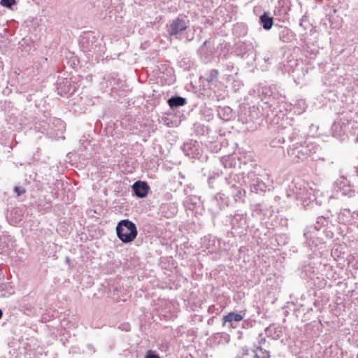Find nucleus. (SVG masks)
<instances>
[{"mask_svg": "<svg viewBox=\"0 0 358 358\" xmlns=\"http://www.w3.org/2000/svg\"><path fill=\"white\" fill-rule=\"evenodd\" d=\"M214 308V306H212L209 307L208 311H209V312H211V310H212V308Z\"/></svg>", "mask_w": 358, "mask_h": 358, "instance_id": "obj_44", "label": "nucleus"}, {"mask_svg": "<svg viewBox=\"0 0 358 358\" xmlns=\"http://www.w3.org/2000/svg\"><path fill=\"white\" fill-rule=\"evenodd\" d=\"M356 173H357V177H358V166H357V169H356Z\"/></svg>", "mask_w": 358, "mask_h": 358, "instance_id": "obj_47", "label": "nucleus"}, {"mask_svg": "<svg viewBox=\"0 0 358 358\" xmlns=\"http://www.w3.org/2000/svg\"><path fill=\"white\" fill-rule=\"evenodd\" d=\"M284 97H281V102L283 103L284 102Z\"/></svg>", "mask_w": 358, "mask_h": 358, "instance_id": "obj_49", "label": "nucleus"}, {"mask_svg": "<svg viewBox=\"0 0 358 358\" xmlns=\"http://www.w3.org/2000/svg\"><path fill=\"white\" fill-rule=\"evenodd\" d=\"M269 96H271L273 99H275V94H270Z\"/></svg>", "mask_w": 358, "mask_h": 358, "instance_id": "obj_43", "label": "nucleus"}, {"mask_svg": "<svg viewBox=\"0 0 358 358\" xmlns=\"http://www.w3.org/2000/svg\"><path fill=\"white\" fill-rule=\"evenodd\" d=\"M89 348H92L93 352H94V348H92V345H89Z\"/></svg>", "mask_w": 358, "mask_h": 358, "instance_id": "obj_48", "label": "nucleus"}, {"mask_svg": "<svg viewBox=\"0 0 358 358\" xmlns=\"http://www.w3.org/2000/svg\"><path fill=\"white\" fill-rule=\"evenodd\" d=\"M24 311H25V313L28 315L33 314L34 312V310L31 308H25Z\"/></svg>", "mask_w": 358, "mask_h": 358, "instance_id": "obj_37", "label": "nucleus"}, {"mask_svg": "<svg viewBox=\"0 0 358 358\" xmlns=\"http://www.w3.org/2000/svg\"><path fill=\"white\" fill-rule=\"evenodd\" d=\"M166 27L169 36L178 38V35L188 28L189 20H186L185 17H178L171 20Z\"/></svg>", "mask_w": 358, "mask_h": 358, "instance_id": "obj_10", "label": "nucleus"}, {"mask_svg": "<svg viewBox=\"0 0 358 358\" xmlns=\"http://www.w3.org/2000/svg\"><path fill=\"white\" fill-rule=\"evenodd\" d=\"M59 94L61 96H64L68 94H73L75 91L74 89H71L70 82L67 80L60 83L58 87Z\"/></svg>", "mask_w": 358, "mask_h": 358, "instance_id": "obj_27", "label": "nucleus"}, {"mask_svg": "<svg viewBox=\"0 0 358 358\" xmlns=\"http://www.w3.org/2000/svg\"><path fill=\"white\" fill-rule=\"evenodd\" d=\"M233 236L241 237L245 235L248 228V216L246 213H236L228 217Z\"/></svg>", "mask_w": 358, "mask_h": 358, "instance_id": "obj_3", "label": "nucleus"}, {"mask_svg": "<svg viewBox=\"0 0 358 358\" xmlns=\"http://www.w3.org/2000/svg\"><path fill=\"white\" fill-rule=\"evenodd\" d=\"M265 335L273 340H277L282 335V328L278 325L271 324L266 328Z\"/></svg>", "mask_w": 358, "mask_h": 358, "instance_id": "obj_19", "label": "nucleus"}, {"mask_svg": "<svg viewBox=\"0 0 358 358\" xmlns=\"http://www.w3.org/2000/svg\"><path fill=\"white\" fill-rule=\"evenodd\" d=\"M132 189L138 197L144 198L147 196L150 187L146 182L138 180L134 183Z\"/></svg>", "mask_w": 358, "mask_h": 358, "instance_id": "obj_18", "label": "nucleus"}, {"mask_svg": "<svg viewBox=\"0 0 358 358\" xmlns=\"http://www.w3.org/2000/svg\"><path fill=\"white\" fill-rule=\"evenodd\" d=\"M319 147L313 141H308L300 143L295 142L289 145L287 155L289 159L295 164L304 163L310 161H324V158L317 155Z\"/></svg>", "mask_w": 358, "mask_h": 358, "instance_id": "obj_1", "label": "nucleus"}, {"mask_svg": "<svg viewBox=\"0 0 358 358\" xmlns=\"http://www.w3.org/2000/svg\"><path fill=\"white\" fill-rule=\"evenodd\" d=\"M338 220L345 225L356 224L357 226L358 211L352 212L348 208L343 209L338 215Z\"/></svg>", "mask_w": 358, "mask_h": 358, "instance_id": "obj_12", "label": "nucleus"}, {"mask_svg": "<svg viewBox=\"0 0 358 358\" xmlns=\"http://www.w3.org/2000/svg\"><path fill=\"white\" fill-rule=\"evenodd\" d=\"M282 136L279 137L278 142L285 143V138L287 137L290 143H294L295 142H299L300 143H304V141H310L306 135L298 128H294L292 127H285L281 131Z\"/></svg>", "mask_w": 358, "mask_h": 358, "instance_id": "obj_9", "label": "nucleus"}, {"mask_svg": "<svg viewBox=\"0 0 358 358\" xmlns=\"http://www.w3.org/2000/svg\"><path fill=\"white\" fill-rule=\"evenodd\" d=\"M0 3L4 7L10 8L15 3V0H1Z\"/></svg>", "mask_w": 358, "mask_h": 358, "instance_id": "obj_34", "label": "nucleus"}, {"mask_svg": "<svg viewBox=\"0 0 358 358\" xmlns=\"http://www.w3.org/2000/svg\"><path fill=\"white\" fill-rule=\"evenodd\" d=\"M299 25L304 29L306 30L308 28L309 26V22L308 16L304 15L302 16V17L300 20Z\"/></svg>", "mask_w": 358, "mask_h": 358, "instance_id": "obj_33", "label": "nucleus"}, {"mask_svg": "<svg viewBox=\"0 0 358 358\" xmlns=\"http://www.w3.org/2000/svg\"><path fill=\"white\" fill-rule=\"evenodd\" d=\"M219 75V72L216 69H210L207 71L200 77V80H203V82L206 81L208 83H215L217 80V77Z\"/></svg>", "mask_w": 358, "mask_h": 358, "instance_id": "obj_23", "label": "nucleus"}, {"mask_svg": "<svg viewBox=\"0 0 358 358\" xmlns=\"http://www.w3.org/2000/svg\"><path fill=\"white\" fill-rule=\"evenodd\" d=\"M185 155L193 158L197 157L199 153V146L196 141H190L183 144L182 148Z\"/></svg>", "mask_w": 358, "mask_h": 358, "instance_id": "obj_17", "label": "nucleus"}, {"mask_svg": "<svg viewBox=\"0 0 358 358\" xmlns=\"http://www.w3.org/2000/svg\"><path fill=\"white\" fill-rule=\"evenodd\" d=\"M15 293L14 287L10 282H0V296L8 297Z\"/></svg>", "mask_w": 358, "mask_h": 358, "instance_id": "obj_24", "label": "nucleus"}, {"mask_svg": "<svg viewBox=\"0 0 358 358\" xmlns=\"http://www.w3.org/2000/svg\"><path fill=\"white\" fill-rule=\"evenodd\" d=\"M242 187L243 186L238 185V187L234 188V191L229 190V194L231 195L236 202H245L246 192L242 188Z\"/></svg>", "mask_w": 358, "mask_h": 358, "instance_id": "obj_22", "label": "nucleus"}, {"mask_svg": "<svg viewBox=\"0 0 358 358\" xmlns=\"http://www.w3.org/2000/svg\"><path fill=\"white\" fill-rule=\"evenodd\" d=\"M116 232L120 240L125 243L133 241L138 234L135 224L129 220H121L117 224Z\"/></svg>", "mask_w": 358, "mask_h": 358, "instance_id": "obj_4", "label": "nucleus"}, {"mask_svg": "<svg viewBox=\"0 0 358 358\" xmlns=\"http://www.w3.org/2000/svg\"><path fill=\"white\" fill-rule=\"evenodd\" d=\"M334 188L340 191L344 196L352 197L355 192L351 188L349 180L345 176L339 177L334 182Z\"/></svg>", "mask_w": 358, "mask_h": 358, "instance_id": "obj_13", "label": "nucleus"}, {"mask_svg": "<svg viewBox=\"0 0 358 358\" xmlns=\"http://www.w3.org/2000/svg\"><path fill=\"white\" fill-rule=\"evenodd\" d=\"M215 149H216V151L217 150H220V145H216L215 147Z\"/></svg>", "mask_w": 358, "mask_h": 358, "instance_id": "obj_42", "label": "nucleus"}, {"mask_svg": "<svg viewBox=\"0 0 358 358\" xmlns=\"http://www.w3.org/2000/svg\"><path fill=\"white\" fill-rule=\"evenodd\" d=\"M245 173L241 174L231 173L224 178H220L219 175L215 176H210L208 178V184L211 188H214L213 182L215 180H217L222 183V185H225L229 187V190L234 191V188L240 186H244V180L245 178Z\"/></svg>", "mask_w": 358, "mask_h": 358, "instance_id": "obj_5", "label": "nucleus"}, {"mask_svg": "<svg viewBox=\"0 0 358 358\" xmlns=\"http://www.w3.org/2000/svg\"><path fill=\"white\" fill-rule=\"evenodd\" d=\"M306 108V101L303 99H299L295 102L294 105L292 106V108H290V110H293L294 113L301 115L303 112H305Z\"/></svg>", "mask_w": 358, "mask_h": 358, "instance_id": "obj_29", "label": "nucleus"}, {"mask_svg": "<svg viewBox=\"0 0 358 358\" xmlns=\"http://www.w3.org/2000/svg\"><path fill=\"white\" fill-rule=\"evenodd\" d=\"M3 62L0 59V72L3 70Z\"/></svg>", "mask_w": 358, "mask_h": 358, "instance_id": "obj_40", "label": "nucleus"}, {"mask_svg": "<svg viewBox=\"0 0 358 358\" xmlns=\"http://www.w3.org/2000/svg\"><path fill=\"white\" fill-rule=\"evenodd\" d=\"M348 124L341 117L337 119L331 126V133L334 137L343 138L347 131Z\"/></svg>", "mask_w": 358, "mask_h": 358, "instance_id": "obj_15", "label": "nucleus"}, {"mask_svg": "<svg viewBox=\"0 0 358 358\" xmlns=\"http://www.w3.org/2000/svg\"><path fill=\"white\" fill-rule=\"evenodd\" d=\"M244 182V186L248 187L251 192L262 194L266 191V185L254 171L246 173Z\"/></svg>", "mask_w": 358, "mask_h": 358, "instance_id": "obj_7", "label": "nucleus"}, {"mask_svg": "<svg viewBox=\"0 0 358 358\" xmlns=\"http://www.w3.org/2000/svg\"><path fill=\"white\" fill-rule=\"evenodd\" d=\"M357 229H358V220H357Z\"/></svg>", "mask_w": 358, "mask_h": 358, "instance_id": "obj_50", "label": "nucleus"}, {"mask_svg": "<svg viewBox=\"0 0 358 358\" xmlns=\"http://www.w3.org/2000/svg\"><path fill=\"white\" fill-rule=\"evenodd\" d=\"M327 223V221L324 217H319L314 225L308 226L304 230L303 236L306 240L307 245L311 250L321 243V241L316 237L315 232L326 225Z\"/></svg>", "mask_w": 358, "mask_h": 358, "instance_id": "obj_6", "label": "nucleus"}, {"mask_svg": "<svg viewBox=\"0 0 358 358\" xmlns=\"http://www.w3.org/2000/svg\"><path fill=\"white\" fill-rule=\"evenodd\" d=\"M243 317L240 313H236L234 312H231L223 317V324L225 325L227 323L229 327H234V324L236 322H241L243 320Z\"/></svg>", "mask_w": 358, "mask_h": 358, "instance_id": "obj_20", "label": "nucleus"}, {"mask_svg": "<svg viewBox=\"0 0 358 358\" xmlns=\"http://www.w3.org/2000/svg\"><path fill=\"white\" fill-rule=\"evenodd\" d=\"M275 240L278 245H285L288 243L289 238L285 234H280L275 236Z\"/></svg>", "mask_w": 358, "mask_h": 358, "instance_id": "obj_32", "label": "nucleus"}, {"mask_svg": "<svg viewBox=\"0 0 358 358\" xmlns=\"http://www.w3.org/2000/svg\"><path fill=\"white\" fill-rule=\"evenodd\" d=\"M295 38V34L287 27L282 28L279 33V39L283 43H290Z\"/></svg>", "mask_w": 358, "mask_h": 358, "instance_id": "obj_25", "label": "nucleus"}, {"mask_svg": "<svg viewBox=\"0 0 358 358\" xmlns=\"http://www.w3.org/2000/svg\"><path fill=\"white\" fill-rule=\"evenodd\" d=\"M145 358H159V357L152 350H148Z\"/></svg>", "mask_w": 358, "mask_h": 358, "instance_id": "obj_35", "label": "nucleus"}, {"mask_svg": "<svg viewBox=\"0 0 358 358\" xmlns=\"http://www.w3.org/2000/svg\"><path fill=\"white\" fill-rule=\"evenodd\" d=\"M277 103H278V102H277ZM276 104V103L275 101H273V103H271V106L273 107V108H275V105Z\"/></svg>", "mask_w": 358, "mask_h": 358, "instance_id": "obj_41", "label": "nucleus"}, {"mask_svg": "<svg viewBox=\"0 0 358 358\" xmlns=\"http://www.w3.org/2000/svg\"><path fill=\"white\" fill-rule=\"evenodd\" d=\"M113 83H115V78H114V79H113V80H110V85L112 86L113 89H114V90H117V87H115V86H114V84H113Z\"/></svg>", "mask_w": 358, "mask_h": 358, "instance_id": "obj_38", "label": "nucleus"}, {"mask_svg": "<svg viewBox=\"0 0 358 358\" xmlns=\"http://www.w3.org/2000/svg\"><path fill=\"white\" fill-rule=\"evenodd\" d=\"M50 121L52 125L57 127V129L52 127L50 128V124L47 122L46 120H43L35 122L34 127V130L50 136L53 134L52 130H57L61 133L63 131L65 128V124L62 120L60 119L53 118L52 120H50Z\"/></svg>", "mask_w": 358, "mask_h": 358, "instance_id": "obj_8", "label": "nucleus"}, {"mask_svg": "<svg viewBox=\"0 0 358 358\" xmlns=\"http://www.w3.org/2000/svg\"><path fill=\"white\" fill-rule=\"evenodd\" d=\"M261 207H262V205H261V204H257V205H256V206H255V210L257 213H258V211L262 210Z\"/></svg>", "mask_w": 358, "mask_h": 358, "instance_id": "obj_39", "label": "nucleus"}, {"mask_svg": "<svg viewBox=\"0 0 358 358\" xmlns=\"http://www.w3.org/2000/svg\"><path fill=\"white\" fill-rule=\"evenodd\" d=\"M222 163L224 168L230 169L236 166L237 161L234 156L228 155L222 157Z\"/></svg>", "mask_w": 358, "mask_h": 358, "instance_id": "obj_31", "label": "nucleus"}, {"mask_svg": "<svg viewBox=\"0 0 358 358\" xmlns=\"http://www.w3.org/2000/svg\"><path fill=\"white\" fill-rule=\"evenodd\" d=\"M230 200L229 196L224 194L217 193L209 202V210L213 214H217L220 210L225 209L229 206Z\"/></svg>", "mask_w": 358, "mask_h": 358, "instance_id": "obj_11", "label": "nucleus"}, {"mask_svg": "<svg viewBox=\"0 0 358 358\" xmlns=\"http://www.w3.org/2000/svg\"><path fill=\"white\" fill-rule=\"evenodd\" d=\"M15 191L17 193L18 195H20L25 192L23 188L19 187H15Z\"/></svg>", "mask_w": 358, "mask_h": 358, "instance_id": "obj_36", "label": "nucleus"}, {"mask_svg": "<svg viewBox=\"0 0 358 358\" xmlns=\"http://www.w3.org/2000/svg\"><path fill=\"white\" fill-rule=\"evenodd\" d=\"M259 114V108L253 106L243 110L239 115V119L245 124L255 122L260 118Z\"/></svg>", "mask_w": 358, "mask_h": 358, "instance_id": "obj_14", "label": "nucleus"}, {"mask_svg": "<svg viewBox=\"0 0 358 358\" xmlns=\"http://www.w3.org/2000/svg\"><path fill=\"white\" fill-rule=\"evenodd\" d=\"M259 22L262 27L266 30L271 29L273 24V19L268 13H264L260 16Z\"/></svg>", "mask_w": 358, "mask_h": 358, "instance_id": "obj_26", "label": "nucleus"}, {"mask_svg": "<svg viewBox=\"0 0 358 358\" xmlns=\"http://www.w3.org/2000/svg\"><path fill=\"white\" fill-rule=\"evenodd\" d=\"M219 117L224 121H229L234 117L232 109L229 106L219 107L217 109Z\"/></svg>", "mask_w": 358, "mask_h": 358, "instance_id": "obj_21", "label": "nucleus"}, {"mask_svg": "<svg viewBox=\"0 0 358 358\" xmlns=\"http://www.w3.org/2000/svg\"><path fill=\"white\" fill-rule=\"evenodd\" d=\"M287 196L305 202L314 199V189L304 180L296 177L289 185Z\"/></svg>", "mask_w": 358, "mask_h": 358, "instance_id": "obj_2", "label": "nucleus"}, {"mask_svg": "<svg viewBox=\"0 0 358 358\" xmlns=\"http://www.w3.org/2000/svg\"><path fill=\"white\" fill-rule=\"evenodd\" d=\"M168 103L172 109H174L184 106L186 103V99L182 96H175L168 100Z\"/></svg>", "mask_w": 358, "mask_h": 358, "instance_id": "obj_28", "label": "nucleus"}, {"mask_svg": "<svg viewBox=\"0 0 358 358\" xmlns=\"http://www.w3.org/2000/svg\"><path fill=\"white\" fill-rule=\"evenodd\" d=\"M233 32L238 37L244 36L248 33V27L245 24L237 23L234 25Z\"/></svg>", "mask_w": 358, "mask_h": 358, "instance_id": "obj_30", "label": "nucleus"}, {"mask_svg": "<svg viewBox=\"0 0 358 358\" xmlns=\"http://www.w3.org/2000/svg\"><path fill=\"white\" fill-rule=\"evenodd\" d=\"M225 338H227V342H228V341H229V336H228V335H226V336H225Z\"/></svg>", "mask_w": 358, "mask_h": 358, "instance_id": "obj_46", "label": "nucleus"}, {"mask_svg": "<svg viewBox=\"0 0 358 358\" xmlns=\"http://www.w3.org/2000/svg\"><path fill=\"white\" fill-rule=\"evenodd\" d=\"M3 315L2 310L0 309V319L1 318Z\"/></svg>", "mask_w": 358, "mask_h": 358, "instance_id": "obj_45", "label": "nucleus"}, {"mask_svg": "<svg viewBox=\"0 0 358 358\" xmlns=\"http://www.w3.org/2000/svg\"><path fill=\"white\" fill-rule=\"evenodd\" d=\"M210 46V41L206 40L198 50V53L204 62H209L213 57V51Z\"/></svg>", "mask_w": 358, "mask_h": 358, "instance_id": "obj_16", "label": "nucleus"}]
</instances>
